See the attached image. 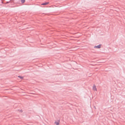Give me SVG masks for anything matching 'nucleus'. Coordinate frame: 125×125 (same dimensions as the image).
Returning a JSON list of instances; mask_svg holds the SVG:
<instances>
[{"instance_id": "423d86ee", "label": "nucleus", "mask_w": 125, "mask_h": 125, "mask_svg": "<svg viewBox=\"0 0 125 125\" xmlns=\"http://www.w3.org/2000/svg\"><path fill=\"white\" fill-rule=\"evenodd\" d=\"M25 1V0H21V2L22 3H23Z\"/></svg>"}, {"instance_id": "20e7f679", "label": "nucleus", "mask_w": 125, "mask_h": 125, "mask_svg": "<svg viewBox=\"0 0 125 125\" xmlns=\"http://www.w3.org/2000/svg\"><path fill=\"white\" fill-rule=\"evenodd\" d=\"M49 3L48 2H46L44 3H42V5H47V4H49Z\"/></svg>"}, {"instance_id": "0eeeda50", "label": "nucleus", "mask_w": 125, "mask_h": 125, "mask_svg": "<svg viewBox=\"0 0 125 125\" xmlns=\"http://www.w3.org/2000/svg\"><path fill=\"white\" fill-rule=\"evenodd\" d=\"M21 112H22V110H21Z\"/></svg>"}, {"instance_id": "f257e3e1", "label": "nucleus", "mask_w": 125, "mask_h": 125, "mask_svg": "<svg viewBox=\"0 0 125 125\" xmlns=\"http://www.w3.org/2000/svg\"><path fill=\"white\" fill-rule=\"evenodd\" d=\"M93 89L94 91H97V89L96 86L95 85H93Z\"/></svg>"}, {"instance_id": "7ed1b4c3", "label": "nucleus", "mask_w": 125, "mask_h": 125, "mask_svg": "<svg viewBox=\"0 0 125 125\" xmlns=\"http://www.w3.org/2000/svg\"><path fill=\"white\" fill-rule=\"evenodd\" d=\"M55 124L56 125H59V121H55Z\"/></svg>"}, {"instance_id": "f03ea898", "label": "nucleus", "mask_w": 125, "mask_h": 125, "mask_svg": "<svg viewBox=\"0 0 125 125\" xmlns=\"http://www.w3.org/2000/svg\"><path fill=\"white\" fill-rule=\"evenodd\" d=\"M101 47V45H98L94 46V48H99Z\"/></svg>"}, {"instance_id": "39448f33", "label": "nucleus", "mask_w": 125, "mask_h": 125, "mask_svg": "<svg viewBox=\"0 0 125 125\" xmlns=\"http://www.w3.org/2000/svg\"><path fill=\"white\" fill-rule=\"evenodd\" d=\"M18 77L20 78L21 79H23V77L22 76H18Z\"/></svg>"}]
</instances>
